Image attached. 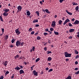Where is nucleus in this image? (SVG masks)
<instances>
[{"instance_id": "nucleus-42", "label": "nucleus", "mask_w": 79, "mask_h": 79, "mask_svg": "<svg viewBox=\"0 0 79 79\" xmlns=\"http://www.w3.org/2000/svg\"><path fill=\"white\" fill-rule=\"evenodd\" d=\"M50 31H53V28L51 27V28H50Z\"/></svg>"}, {"instance_id": "nucleus-63", "label": "nucleus", "mask_w": 79, "mask_h": 79, "mask_svg": "<svg viewBox=\"0 0 79 79\" xmlns=\"http://www.w3.org/2000/svg\"><path fill=\"white\" fill-rule=\"evenodd\" d=\"M10 48H13V45H11L10 46Z\"/></svg>"}, {"instance_id": "nucleus-4", "label": "nucleus", "mask_w": 79, "mask_h": 79, "mask_svg": "<svg viewBox=\"0 0 79 79\" xmlns=\"http://www.w3.org/2000/svg\"><path fill=\"white\" fill-rule=\"evenodd\" d=\"M16 45L17 47H19L21 45V41H20L19 40H18L16 42Z\"/></svg>"}, {"instance_id": "nucleus-24", "label": "nucleus", "mask_w": 79, "mask_h": 79, "mask_svg": "<svg viewBox=\"0 0 79 79\" xmlns=\"http://www.w3.org/2000/svg\"><path fill=\"white\" fill-rule=\"evenodd\" d=\"M15 40H15L13 38L12 40H11V43L12 44H13L15 42Z\"/></svg>"}, {"instance_id": "nucleus-30", "label": "nucleus", "mask_w": 79, "mask_h": 79, "mask_svg": "<svg viewBox=\"0 0 79 79\" xmlns=\"http://www.w3.org/2000/svg\"><path fill=\"white\" fill-rule=\"evenodd\" d=\"M39 60H40V58H38L36 60L35 62L37 63L38 62V61H39Z\"/></svg>"}, {"instance_id": "nucleus-21", "label": "nucleus", "mask_w": 79, "mask_h": 79, "mask_svg": "<svg viewBox=\"0 0 79 79\" xmlns=\"http://www.w3.org/2000/svg\"><path fill=\"white\" fill-rule=\"evenodd\" d=\"M0 20L2 22H3L4 21L3 19V17L1 16H0Z\"/></svg>"}, {"instance_id": "nucleus-53", "label": "nucleus", "mask_w": 79, "mask_h": 79, "mask_svg": "<svg viewBox=\"0 0 79 79\" xmlns=\"http://www.w3.org/2000/svg\"><path fill=\"white\" fill-rule=\"evenodd\" d=\"M77 37H78L79 38V32H78L77 33Z\"/></svg>"}, {"instance_id": "nucleus-45", "label": "nucleus", "mask_w": 79, "mask_h": 79, "mask_svg": "<svg viewBox=\"0 0 79 79\" xmlns=\"http://www.w3.org/2000/svg\"><path fill=\"white\" fill-rule=\"evenodd\" d=\"M69 39H73V36H70L69 37Z\"/></svg>"}, {"instance_id": "nucleus-8", "label": "nucleus", "mask_w": 79, "mask_h": 79, "mask_svg": "<svg viewBox=\"0 0 79 79\" xmlns=\"http://www.w3.org/2000/svg\"><path fill=\"white\" fill-rule=\"evenodd\" d=\"M74 24H75V25H76V24H79V21L78 20H76L75 21V22L73 23Z\"/></svg>"}, {"instance_id": "nucleus-27", "label": "nucleus", "mask_w": 79, "mask_h": 79, "mask_svg": "<svg viewBox=\"0 0 79 79\" xmlns=\"http://www.w3.org/2000/svg\"><path fill=\"white\" fill-rule=\"evenodd\" d=\"M33 30V29H32V28H30L28 30V31H29V32H31V31H32Z\"/></svg>"}, {"instance_id": "nucleus-46", "label": "nucleus", "mask_w": 79, "mask_h": 79, "mask_svg": "<svg viewBox=\"0 0 79 79\" xmlns=\"http://www.w3.org/2000/svg\"><path fill=\"white\" fill-rule=\"evenodd\" d=\"M79 55H77V56H76V57H75V58L76 59H77V58H79Z\"/></svg>"}, {"instance_id": "nucleus-57", "label": "nucleus", "mask_w": 79, "mask_h": 79, "mask_svg": "<svg viewBox=\"0 0 79 79\" xmlns=\"http://www.w3.org/2000/svg\"><path fill=\"white\" fill-rule=\"evenodd\" d=\"M40 4H41V5H42L43 4V3H42V1H40Z\"/></svg>"}, {"instance_id": "nucleus-16", "label": "nucleus", "mask_w": 79, "mask_h": 79, "mask_svg": "<svg viewBox=\"0 0 79 79\" xmlns=\"http://www.w3.org/2000/svg\"><path fill=\"white\" fill-rule=\"evenodd\" d=\"M27 16H30L31 15V13H30V11L29 10L27 11Z\"/></svg>"}, {"instance_id": "nucleus-44", "label": "nucleus", "mask_w": 79, "mask_h": 79, "mask_svg": "<svg viewBox=\"0 0 79 79\" xmlns=\"http://www.w3.org/2000/svg\"><path fill=\"white\" fill-rule=\"evenodd\" d=\"M14 74H13L11 76V79H13L14 78Z\"/></svg>"}, {"instance_id": "nucleus-3", "label": "nucleus", "mask_w": 79, "mask_h": 79, "mask_svg": "<svg viewBox=\"0 0 79 79\" xmlns=\"http://www.w3.org/2000/svg\"><path fill=\"white\" fill-rule=\"evenodd\" d=\"M15 32L16 34H17V35H19V34H21V32L19 31V28L15 29Z\"/></svg>"}, {"instance_id": "nucleus-23", "label": "nucleus", "mask_w": 79, "mask_h": 79, "mask_svg": "<svg viewBox=\"0 0 79 79\" xmlns=\"http://www.w3.org/2000/svg\"><path fill=\"white\" fill-rule=\"evenodd\" d=\"M62 23V21L61 20H59L58 22V24L59 25H61V23Z\"/></svg>"}, {"instance_id": "nucleus-5", "label": "nucleus", "mask_w": 79, "mask_h": 79, "mask_svg": "<svg viewBox=\"0 0 79 79\" xmlns=\"http://www.w3.org/2000/svg\"><path fill=\"white\" fill-rule=\"evenodd\" d=\"M51 26L53 27H54L56 26V22H55V21H53L52 22Z\"/></svg>"}, {"instance_id": "nucleus-1", "label": "nucleus", "mask_w": 79, "mask_h": 79, "mask_svg": "<svg viewBox=\"0 0 79 79\" xmlns=\"http://www.w3.org/2000/svg\"><path fill=\"white\" fill-rule=\"evenodd\" d=\"M19 66L20 67V68L18 66H17L15 68V69L17 70V71H18V70H19L21 69H23V67L22 65H19Z\"/></svg>"}, {"instance_id": "nucleus-18", "label": "nucleus", "mask_w": 79, "mask_h": 79, "mask_svg": "<svg viewBox=\"0 0 79 79\" xmlns=\"http://www.w3.org/2000/svg\"><path fill=\"white\" fill-rule=\"evenodd\" d=\"M75 10H76L78 12H79V6H77L75 8Z\"/></svg>"}, {"instance_id": "nucleus-64", "label": "nucleus", "mask_w": 79, "mask_h": 79, "mask_svg": "<svg viewBox=\"0 0 79 79\" xmlns=\"http://www.w3.org/2000/svg\"><path fill=\"white\" fill-rule=\"evenodd\" d=\"M38 34V32H37L36 33H35L34 35H37Z\"/></svg>"}, {"instance_id": "nucleus-31", "label": "nucleus", "mask_w": 79, "mask_h": 79, "mask_svg": "<svg viewBox=\"0 0 79 79\" xmlns=\"http://www.w3.org/2000/svg\"><path fill=\"white\" fill-rule=\"evenodd\" d=\"M68 24L69 25V26H70V27H73V25H72V24L70 23H69Z\"/></svg>"}, {"instance_id": "nucleus-28", "label": "nucleus", "mask_w": 79, "mask_h": 79, "mask_svg": "<svg viewBox=\"0 0 79 79\" xmlns=\"http://www.w3.org/2000/svg\"><path fill=\"white\" fill-rule=\"evenodd\" d=\"M24 44V42H22L21 43H20V46L21 47H22L23 46V45Z\"/></svg>"}, {"instance_id": "nucleus-20", "label": "nucleus", "mask_w": 79, "mask_h": 79, "mask_svg": "<svg viewBox=\"0 0 79 79\" xmlns=\"http://www.w3.org/2000/svg\"><path fill=\"white\" fill-rule=\"evenodd\" d=\"M19 57V55L17 54L16 56H15L14 58L15 59H17V58H18Z\"/></svg>"}, {"instance_id": "nucleus-50", "label": "nucleus", "mask_w": 79, "mask_h": 79, "mask_svg": "<svg viewBox=\"0 0 79 79\" xmlns=\"http://www.w3.org/2000/svg\"><path fill=\"white\" fill-rule=\"evenodd\" d=\"M65 60H66V62H67L68 61H69V59L68 58V59H66Z\"/></svg>"}, {"instance_id": "nucleus-35", "label": "nucleus", "mask_w": 79, "mask_h": 79, "mask_svg": "<svg viewBox=\"0 0 79 79\" xmlns=\"http://www.w3.org/2000/svg\"><path fill=\"white\" fill-rule=\"evenodd\" d=\"M53 71V69H50L49 70H48V73H49L50 72H51V71Z\"/></svg>"}, {"instance_id": "nucleus-37", "label": "nucleus", "mask_w": 79, "mask_h": 79, "mask_svg": "<svg viewBox=\"0 0 79 79\" xmlns=\"http://www.w3.org/2000/svg\"><path fill=\"white\" fill-rule=\"evenodd\" d=\"M75 74H79V71L75 73Z\"/></svg>"}, {"instance_id": "nucleus-19", "label": "nucleus", "mask_w": 79, "mask_h": 79, "mask_svg": "<svg viewBox=\"0 0 79 79\" xmlns=\"http://www.w3.org/2000/svg\"><path fill=\"white\" fill-rule=\"evenodd\" d=\"M38 19H34V20L33 21V23H38Z\"/></svg>"}, {"instance_id": "nucleus-56", "label": "nucleus", "mask_w": 79, "mask_h": 79, "mask_svg": "<svg viewBox=\"0 0 79 79\" xmlns=\"http://www.w3.org/2000/svg\"><path fill=\"white\" fill-rule=\"evenodd\" d=\"M29 17L30 18H32V15H31L29 16Z\"/></svg>"}, {"instance_id": "nucleus-41", "label": "nucleus", "mask_w": 79, "mask_h": 79, "mask_svg": "<svg viewBox=\"0 0 79 79\" xmlns=\"http://www.w3.org/2000/svg\"><path fill=\"white\" fill-rule=\"evenodd\" d=\"M44 35L45 36L47 35H48V33H47L44 32Z\"/></svg>"}, {"instance_id": "nucleus-17", "label": "nucleus", "mask_w": 79, "mask_h": 79, "mask_svg": "<svg viewBox=\"0 0 79 79\" xmlns=\"http://www.w3.org/2000/svg\"><path fill=\"white\" fill-rule=\"evenodd\" d=\"M52 58L51 57H49L48 58V61H52Z\"/></svg>"}, {"instance_id": "nucleus-54", "label": "nucleus", "mask_w": 79, "mask_h": 79, "mask_svg": "<svg viewBox=\"0 0 79 79\" xmlns=\"http://www.w3.org/2000/svg\"><path fill=\"white\" fill-rule=\"evenodd\" d=\"M39 24H36L35 25V27H39Z\"/></svg>"}, {"instance_id": "nucleus-34", "label": "nucleus", "mask_w": 79, "mask_h": 79, "mask_svg": "<svg viewBox=\"0 0 79 79\" xmlns=\"http://www.w3.org/2000/svg\"><path fill=\"white\" fill-rule=\"evenodd\" d=\"M54 33L55 35H58V34H59V33L56 31H54Z\"/></svg>"}, {"instance_id": "nucleus-36", "label": "nucleus", "mask_w": 79, "mask_h": 79, "mask_svg": "<svg viewBox=\"0 0 79 79\" xmlns=\"http://www.w3.org/2000/svg\"><path fill=\"white\" fill-rule=\"evenodd\" d=\"M35 47L34 46L33 47V48H32V51H33V52H34V51H35Z\"/></svg>"}, {"instance_id": "nucleus-58", "label": "nucleus", "mask_w": 79, "mask_h": 79, "mask_svg": "<svg viewBox=\"0 0 79 79\" xmlns=\"http://www.w3.org/2000/svg\"><path fill=\"white\" fill-rule=\"evenodd\" d=\"M75 20V19L74 18H73V19H72V21H74V20Z\"/></svg>"}, {"instance_id": "nucleus-61", "label": "nucleus", "mask_w": 79, "mask_h": 79, "mask_svg": "<svg viewBox=\"0 0 79 79\" xmlns=\"http://www.w3.org/2000/svg\"><path fill=\"white\" fill-rule=\"evenodd\" d=\"M73 6H74V5H76V3L75 2H74L73 3Z\"/></svg>"}, {"instance_id": "nucleus-62", "label": "nucleus", "mask_w": 79, "mask_h": 79, "mask_svg": "<svg viewBox=\"0 0 79 79\" xmlns=\"http://www.w3.org/2000/svg\"><path fill=\"white\" fill-rule=\"evenodd\" d=\"M75 71H77V70H78V68H76L75 69Z\"/></svg>"}, {"instance_id": "nucleus-32", "label": "nucleus", "mask_w": 79, "mask_h": 79, "mask_svg": "<svg viewBox=\"0 0 79 79\" xmlns=\"http://www.w3.org/2000/svg\"><path fill=\"white\" fill-rule=\"evenodd\" d=\"M47 53L48 54H50V53H52V51H47Z\"/></svg>"}, {"instance_id": "nucleus-11", "label": "nucleus", "mask_w": 79, "mask_h": 79, "mask_svg": "<svg viewBox=\"0 0 79 79\" xmlns=\"http://www.w3.org/2000/svg\"><path fill=\"white\" fill-rule=\"evenodd\" d=\"M69 32H74V31H75V29H71L69 30Z\"/></svg>"}, {"instance_id": "nucleus-26", "label": "nucleus", "mask_w": 79, "mask_h": 79, "mask_svg": "<svg viewBox=\"0 0 79 79\" xmlns=\"http://www.w3.org/2000/svg\"><path fill=\"white\" fill-rule=\"evenodd\" d=\"M45 11L47 13H50V11H48V9H45Z\"/></svg>"}, {"instance_id": "nucleus-40", "label": "nucleus", "mask_w": 79, "mask_h": 79, "mask_svg": "<svg viewBox=\"0 0 79 79\" xmlns=\"http://www.w3.org/2000/svg\"><path fill=\"white\" fill-rule=\"evenodd\" d=\"M4 78V77H3V76H1L0 77V79H3Z\"/></svg>"}, {"instance_id": "nucleus-51", "label": "nucleus", "mask_w": 79, "mask_h": 79, "mask_svg": "<svg viewBox=\"0 0 79 79\" xmlns=\"http://www.w3.org/2000/svg\"><path fill=\"white\" fill-rule=\"evenodd\" d=\"M48 43H49V44H51V41L50 40H48Z\"/></svg>"}, {"instance_id": "nucleus-59", "label": "nucleus", "mask_w": 79, "mask_h": 79, "mask_svg": "<svg viewBox=\"0 0 79 79\" xmlns=\"http://www.w3.org/2000/svg\"><path fill=\"white\" fill-rule=\"evenodd\" d=\"M49 69L47 67L46 68V71H48Z\"/></svg>"}, {"instance_id": "nucleus-22", "label": "nucleus", "mask_w": 79, "mask_h": 79, "mask_svg": "<svg viewBox=\"0 0 79 79\" xmlns=\"http://www.w3.org/2000/svg\"><path fill=\"white\" fill-rule=\"evenodd\" d=\"M72 79V77L71 76H68L66 78H65V79Z\"/></svg>"}, {"instance_id": "nucleus-2", "label": "nucleus", "mask_w": 79, "mask_h": 79, "mask_svg": "<svg viewBox=\"0 0 79 79\" xmlns=\"http://www.w3.org/2000/svg\"><path fill=\"white\" fill-rule=\"evenodd\" d=\"M64 54L65 55V57L66 58L67 57H71V54H69V53H68L67 52H65Z\"/></svg>"}, {"instance_id": "nucleus-43", "label": "nucleus", "mask_w": 79, "mask_h": 79, "mask_svg": "<svg viewBox=\"0 0 79 79\" xmlns=\"http://www.w3.org/2000/svg\"><path fill=\"white\" fill-rule=\"evenodd\" d=\"M2 34H4V28H2Z\"/></svg>"}, {"instance_id": "nucleus-33", "label": "nucleus", "mask_w": 79, "mask_h": 79, "mask_svg": "<svg viewBox=\"0 0 79 79\" xmlns=\"http://www.w3.org/2000/svg\"><path fill=\"white\" fill-rule=\"evenodd\" d=\"M74 52L75 54H78L79 53V52L78 51H77V50H76Z\"/></svg>"}, {"instance_id": "nucleus-10", "label": "nucleus", "mask_w": 79, "mask_h": 79, "mask_svg": "<svg viewBox=\"0 0 79 79\" xmlns=\"http://www.w3.org/2000/svg\"><path fill=\"white\" fill-rule=\"evenodd\" d=\"M65 11L68 14V15H73V14H72V13L69 12L67 10H65Z\"/></svg>"}, {"instance_id": "nucleus-9", "label": "nucleus", "mask_w": 79, "mask_h": 79, "mask_svg": "<svg viewBox=\"0 0 79 79\" xmlns=\"http://www.w3.org/2000/svg\"><path fill=\"white\" fill-rule=\"evenodd\" d=\"M24 73V72L23 69H21L19 71V74H23Z\"/></svg>"}, {"instance_id": "nucleus-39", "label": "nucleus", "mask_w": 79, "mask_h": 79, "mask_svg": "<svg viewBox=\"0 0 79 79\" xmlns=\"http://www.w3.org/2000/svg\"><path fill=\"white\" fill-rule=\"evenodd\" d=\"M36 13H37L38 16H39V12L38 11H36Z\"/></svg>"}, {"instance_id": "nucleus-49", "label": "nucleus", "mask_w": 79, "mask_h": 79, "mask_svg": "<svg viewBox=\"0 0 79 79\" xmlns=\"http://www.w3.org/2000/svg\"><path fill=\"white\" fill-rule=\"evenodd\" d=\"M44 51H47V48H46V47H45L44 48Z\"/></svg>"}, {"instance_id": "nucleus-55", "label": "nucleus", "mask_w": 79, "mask_h": 79, "mask_svg": "<svg viewBox=\"0 0 79 79\" xmlns=\"http://www.w3.org/2000/svg\"><path fill=\"white\" fill-rule=\"evenodd\" d=\"M75 64H78V62H77V61L75 62Z\"/></svg>"}, {"instance_id": "nucleus-60", "label": "nucleus", "mask_w": 79, "mask_h": 79, "mask_svg": "<svg viewBox=\"0 0 79 79\" xmlns=\"http://www.w3.org/2000/svg\"><path fill=\"white\" fill-rule=\"evenodd\" d=\"M64 18H65V17H63L62 18V19L64 21Z\"/></svg>"}, {"instance_id": "nucleus-13", "label": "nucleus", "mask_w": 79, "mask_h": 79, "mask_svg": "<svg viewBox=\"0 0 79 79\" xmlns=\"http://www.w3.org/2000/svg\"><path fill=\"white\" fill-rule=\"evenodd\" d=\"M10 11V9H8L6 8H5L4 10V11H5L6 13H7V12H8V11Z\"/></svg>"}, {"instance_id": "nucleus-29", "label": "nucleus", "mask_w": 79, "mask_h": 79, "mask_svg": "<svg viewBox=\"0 0 79 79\" xmlns=\"http://www.w3.org/2000/svg\"><path fill=\"white\" fill-rule=\"evenodd\" d=\"M36 39L37 40H40V39H41V37H40V36H38L37 37Z\"/></svg>"}, {"instance_id": "nucleus-15", "label": "nucleus", "mask_w": 79, "mask_h": 79, "mask_svg": "<svg viewBox=\"0 0 79 79\" xmlns=\"http://www.w3.org/2000/svg\"><path fill=\"white\" fill-rule=\"evenodd\" d=\"M3 15L4 16H8V13L4 12L3 14Z\"/></svg>"}, {"instance_id": "nucleus-38", "label": "nucleus", "mask_w": 79, "mask_h": 79, "mask_svg": "<svg viewBox=\"0 0 79 79\" xmlns=\"http://www.w3.org/2000/svg\"><path fill=\"white\" fill-rule=\"evenodd\" d=\"M63 1H64V0H59V2L60 3H63Z\"/></svg>"}, {"instance_id": "nucleus-7", "label": "nucleus", "mask_w": 79, "mask_h": 79, "mask_svg": "<svg viewBox=\"0 0 79 79\" xmlns=\"http://www.w3.org/2000/svg\"><path fill=\"white\" fill-rule=\"evenodd\" d=\"M33 74H34V76H37L38 75V74L37 73V72H36L35 70H33L32 72Z\"/></svg>"}, {"instance_id": "nucleus-52", "label": "nucleus", "mask_w": 79, "mask_h": 79, "mask_svg": "<svg viewBox=\"0 0 79 79\" xmlns=\"http://www.w3.org/2000/svg\"><path fill=\"white\" fill-rule=\"evenodd\" d=\"M45 31L46 32H47V31H48V29L46 28V29H45Z\"/></svg>"}, {"instance_id": "nucleus-47", "label": "nucleus", "mask_w": 79, "mask_h": 79, "mask_svg": "<svg viewBox=\"0 0 79 79\" xmlns=\"http://www.w3.org/2000/svg\"><path fill=\"white\" fill-rule=\"evenodd\" d=\"M9 73V71H6V73H5V74L6 75H7Z\"/></svg>"}, {"instance_id": "nucleus-12", "label": "nucleus", "mask_w": 79, "mask_h": 79, "mask_svg": "<svg viewBox=\"0 0 79 79\" xmlns=\"http://www.w3.org/2000/svg\"><path fill=\"white\" fill-rule=\"evenodd\" d=\"M17 9L18 10H20V11L22 9V7H21V6H19L17 7Z\"/></svg>"}, {"instance_id": "nucleus-14", "label": "nucleus", "mask_w": 79, "mask_h": 79, "mask_svg": "<svg viewBox=\"0 0 79 79\" xmlns=\"http://www.w3.org/2000/svg\"><path fill=\"white\" fill-rule=\"evenodd\" d=\"M8 62L7 61H6L5 62H3V64L4 66H6V65H7V63H8Z\"/></svg>"}, {"instance_id": "nucleus-25", "label": "nucleus", "mask_w": 79, "mask_h": 79, "mask_svg": "<svg viewBox=\"0 0 79 79\" xmlns=\"http://www.w3.org/2000/svg\"><path fill=\"white\" fill-rule=\"evenodd\" d=\"M8 39V35H6L5 38V39L6 40Z\"/></svg>"}, {"instance_id": "nucleus-48", "label": "nucleus", "mask_w": 79, "mask_h": 79, "mask_svg": "<svg viewBox=\"0 0 79 79\" xmlns=\"http://www.w3.org/2000/svg\"><path fill=\"white\" fill-rule=\"evenodd\" d=\"M31 34L32 35H33V34H34V31H32L31 32Z\"/></svg>"}, {"instance_id": "nucleus-6", "label": "nucleus", "mask_w": 79, "mask_h": 79, "mask_svg": "<svg viewBox=\"0 0 79 79\" xmlns=\"http://www.w3.org/2000/svg\"><path fill=\"white\" fill-rule=\"evenodd\" d=\"M68 22H70V20L69 19H67L63 23V25H65V24H66L67 23H68Z\"/></svg>"}]
</instances>
